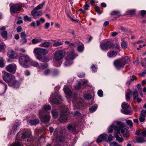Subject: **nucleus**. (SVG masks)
I'll list each match as a JSON object with an SVG mask.
<instances>
[{"instance_id":"nucleus-1","label":"nucleus","mask_w":146,"mask_h":146,"mask_svg":"<svg viewBox=\"0 0 146 146\" xmlns=\"http://www.w3.org/2000/svg\"><path fill=\"white\" fill-rule=\"evenodd\" d=\"M125 125L124 123H121L119 121H116L114 122L110 125L108 129V132L110 133H111L113 130L116 131L114 137L116 138V140L119 142H122L123 139L122 137H119L118 134H120V132L122 134H123L125 132Z\"/></svg>"},{"instance_id":"nucleus-2","label":"nucleus","mask_w":146,"mask_h":146,"mask_svg":"<svg viewBox=\"0 0 146 146\" xmlns=\"http://www.w3.org/2000/svg\"><path fill=\"white\" fill-rule=\"evenodd\" d=\"M63 90L67 98H68L69 97H73V98L72 103L76 108H79L81 107L82 105L83 100H80L76 98L77 96V94L76 93L72 94L70 90L66 86H64L63 88Z\"/></svg>"},{"instance_id":"nucleus-3","label":"nucleus","mask_w":146,"mask_h":146,"mask_svg":"<svg viewBox=\"0 0 146 146\" xmlns=\"http://www.w3.org/2000/svg\"><path fill=\"white\" fill-rule=\"evenodd\" d=\"M33 52L36 55V58L40 61L44 62L47 61L45 59L46 57H44L43 59L42 56L48 53V50L36 48L34 49Z\"/></svg>"},{"instance_id":"nucleus-4","label":"nucleus","mask_w":146,"mask_h":146,"mask_svg":"<svg viewBox=\"0 0 146 146\" xmlns=\"http://www.w3.org/2000/svg\"><path fill=\"white\" fill-rule=\"evenodd\" d=\"M31 59L27 55L21 56L19 58V62L20 65L24 68H27L30 65Z\"/></svg>"},{"instance_id":"nucleus-5","label":"nucleus","mask_w":146,"mask_h":146,"mask_svg":"<svg viewBox=\"0 0 146 146\" xmlns=\"http://www.w3.org/2000/svg\"><path fill=\"white\" fill-rule=\"evenodd\" d=\"M48 66V64L46 63H43L40 64L39 67L38 71L40 72L42 71L43 74L45 76L48 75L52 74L53 75H55L54 72L51 69L45 68Z\"/></svg>"},{"instance_id":"nucleus-6","label":"nucleus","mask_w":146,"mask_h":146,"mask_svg":"<svg viewBox=\"0 0 146 146\" xmlns=\"http://www.w3.org/2000/svg\"><path fill=\"white\" fill-rule=\"evenodd\" d=\"M3 80L7 83L9 84L13 81L15 79V77L14 75L7 72H5L4 73L3 77Z\"/></svg>"},{"instance_id":"nucleus-7","label":"nucleus","mask_w":146,"mask_h":146,"mask_svg":"<svg viewBox=\"0 0 146 146\" xmlns=\"http://www.w3.org/2000/svg\"><path fill=\"white\" fill-rule=\"evenodd\" d=\"M65 52L64 50H58L54 53V59L55 62H57L61 60L65 55Z\"/></svg>"},{"instance_id":"nucleus-8","label":"nucleus","mask_w":146,"mask_h":146,"mask_svg":"<svg viewBox=\"0 0 146 146\" xmlns=\"http://www.w3.org/2000/svg\"><path fill=\"white\" fill-rule=\"evenodd\" d=\"M67 109L66 106H65L61 111V115L59 119V121L61 123L66 122L67 119Z\"/></svg>"},{"instance_id":"nucleus-9","label":"nucleus","mask_w":146,"mask_h":146,"mask_svg":"<svg viewBox=\"0 0 146 146\" xmlns=\"http://www.w3.org/2000/svg\"><path fill=\"white\" fill-rule=\"evenodd\" d=\"M43 111L42 110H40L39 112V117L42 122L47 123L49 121L50 119V116L48 114L43 115Z\"/></svg>"},{"instance_id":"nucleus-10","label":"nucleus","mask_w":146,"mask_h":146,"mask_svg":"<svg viewBox=\"0 0 146 146\" xmlns=\"http://www.w3.org/2000/svg\"><path fill=\"white\" fill-rule=\"evenodd\" d=\"M101 48L103 50H108L114 46L113 44L109 41L102 42L100 44Z\"/></svg>"},{"instance_id":"nucleus-11","label":"nucleus","mask_w":146,"mask_h":146,"mask_svg":"<svg viewBox=\"0 0 146 146\" xmlns=\"http://www.w3.org/2000/svg\"><path fill=\"white\" fill-rule=\"evenodd\" d=\"M132 93L133 96V99L135 101L136 98L138 97L139 93L136 90H134L132 92L131 90H130L129 92L126 93L125 94L126 99L127 101L130 99V95Z\"/></svg>"},{"instance_id":"nucleus-12","label":"nucleus","mask_w":146,"mask_h":146,"mask_svg":"<svg viewBox=\"0 0 146 146\" xmlns=\"http://www.w3.org/2000/svg\"><path fill=\"white\" fill-rule=\"evenodd\" d=\"M10 6L11 11L14 13H17L22 7L19 4L10 3Z\"/></svg>"},{"instance_id":"nucleus-13","label":"nucleus","mask_w":146,"mask_h":146,"mask_svg":"<svg viewBox=\"0 0 146 146\" xmlns=\"http://www.w3.org/2000/svg\"><path fill=\"white\" fill-rule=\"evenodd\" d=\"M5 69L9 72L15 74L17 66L16 65L14 64H9L6 67Z\"/></svg>"},{"instance_id":"nucleus-14","label":"nucleus","mask_w":146,"mask_h":146,"mask_svg":"<svg viewBox=\"0 0 146 146\" xmlns=\"http://www.w3.org/2000/svg\"><path fill=\"white\" fill-rule=\"evenodd\" d=\"M114 64L116 68L118 70L123 68L124 65V64H123L122 61L120 60H115L114 62Z\"/></svg>"},{"instance_id":"nucleus-15","label":"nucleus","mask_w":146,"mask_h":146,"mask_svg":"<svg viewBox=\"0 0 146 146\" xmlns=\"http://www.w3.org/2000/svg\"><path fill=\"white\" fill-rule=\"evenodd\" d=\"M35 9H33L31 12V15L35 19H37L41 16L42 13L41 11H37Z\"/></svg>"},{"instance_id":"nucleus-16","label":"nucleus","mask_w":146,"mask_h":146,"mask_svg":"<svg viewBox=\"0 0 146 146\" xmlns=\"http://www.w3.org/2000/svg\"><path fill=\"white\" fill-rule=\"evenodd\" d=\"M108 135L105 133H103L100 135L97 138L96 141L97 143H100L102 141H106Z\"/></svg>"},{"instance_id":"nucleus-17","label":"nucleus","mask_w":146,"mask_h":146,"mask_svg":"<svg viewBox=\"0 0 146 146\" xmlns=\"http://www.w3.org/2000/svg\"><path fill=\"white\" fill-rule=\"evenodd\" d=\"M56 98V94H53L50 96L49 100L50 102H52L56 104H59L60 103L59 101Z\"/></svg>"},{"instance_id":"nucleus-18","label":"nucleus","mask_w":146,"mask_h":146,"mask_svg":"<svg viewBox=\"0 0 146 146\" xmlns=\"http://www.w3.org/2000/svg\"><path fill=\"white\" fill-rule=\"evenodd\" d=\"M78 55L74 53V51L72 50L69 51L67 53V56L66 58L73 60Z\"/></svg>"},{"instance_id":"nucleus-19","label":"nucleus","mask_w":146,"mask_h":146,"mask_svg":"<svg viewBox=\"0 0 146 146\" xmlns=\"http://www.w3.org/2000/svg\"><path fill=\"white\" fill-rule=\"evenodd\" d=\"M8 55L11 58L16 59L17 58L18 55L14 51L10 50L7 52Z\"/></svg>"},{"instance_id":"nucleus-20","label":"nucleus","mask_w":146,"mask_h":146,"mask_svg":"<svg viewBox=\"0 0 146 146\" xmlns=\"http://www.w3.org/2000/svg\"><path fill=\"white\" fill-rule=\"evenodd\" d=\"M12 81V82L10 83L9 84V86H12L14 88H18L20 85V83L18 81L15 80V79Z\"/></svg>"},{"instance_id":"nucleus-21","label":"nucleus","mask_w":146,"mask_h":146,"mask_svg":"<svg viewBox=\"0 0 146 146\" xmlns=\"http://www.w3.org/2000/svg\"><path fill=\"white\" fill-rule=\"evenodd\" d=\"M117 53L116 51L112 50L109 51L107 53V55L109 58L114 57L117 54Z\"/></svg>"},{"instance_id":"nucleus-22","label":"nucleus","mask_w":146,"mask_h":146,"mask_svg":"<svg viewBox=\"0 0 146 146\" xmlns=\"http://www.w3.org/2000/svg\"><path fill=\"white\" fill-rule=\"evenodd\" d=\"M31 132L29 131H25L22 134V138L25 139L28 138L31 135Z\"/></svg>"},{"instance_id":"nucleus-23","label":"nucleus","mask_w":146,"mask_h":146,"mask_svg":"<svg viewBox=\"0 0 146 146\" xmlns=\"http://www.w3.org/2000/svg\"><path fill=\"white\" fill-rule=\"evenodd\" d=\"M73 60L66 58V60L64 63V65L65 66H68L73 63Z\"/></svg>"},{"instance_id":"nucleus-24","label":"nucleus","mask_w":146,"mask_h":146,"mask_svg":"<svg viewBox=\"0 0 146 146\" xmlns=\"http://www.w3.org/2000/svg\"><path fill=\"white\" fill-rule=\"evenodd\" d=\"M42 40V39L40 38H38L32 39L31 40V42L33 44H35L40 42Z\"/></svg>"},{"instance_id":"nucleus-25","label":"nucleus","mask_w":146,"mask_h":146,"mask_svg":"<svg viewBox=\"0 0 146 146\" xmlns=\"http://www.w3.org/2000/svg\"><path fill=\"white\" fill-rule=\"evenodd\" d=\"M51 113L54 118H56L58 116V112L56 110H52L51 111Z\"/></svg>"},{"instance_id":"nucleus-26","label":"nucleus","mask_w":146,"mask_h":146,"mask_svg":"<svg viewBox=\"0 0 146 146\" xmlns=\"http://www.w3.org/2000/svg\"><path fill=\"white\" fill-rule=\"evenodd\" d=\"M136 141L137 142L142 143L146 142V138L143 137H138L136 138Z\"/></svg>"},{"instance_id":"nucleus-27","label":"nucleus","mask_w":146,"mask_h":146,"mask_svg":"<svg viewBox=\"0 0 146 146\" xmlns=\"http://www.w3.org/2000/svg\"><path fill=\"white\" fill-rule=\"evenodd\" d=\"M28 123H29L31 125H36L38 123L39 120L38 119H35L33 120L29 121Z\"/></svg>"},{"instance_id":"nucleus-28","label":"nucleus","mask_w":146,"mask_h":146,"mask_svg":"<svg viewBox=\"0 0 146 146\" xmlns=\"http://www.w3.org/2000/svg\"><path fill=\"white\" fill-rule=\"evenodd\" d=\"M84 45L82 43H81L78 45L77 47V50L80 52H82L84 50Z\"/></svg>"},{"instance_id":"nucleus-29","label":"nucleus","mask_w":146,"mask_h":146,"mask_svg":"<svg viewBox=\"0 0 146 146\" xmlns=\"http://www.w3.org/2000/svg\"><path fill=\"white\" fill-rule=\"evenodd\" d=\"M121 60L122 61V62H123V64H124V65L126 63H128L129 61V58L127 56L123 57Z\"/></svg>"},{"instance_id":"nucleus-30","label":"nucleus","mask_w":146,"mask_h":146,"mask_svg":"<svg viewBox=\"0 0 146 146\" xmlns=\"http://www.w3.org/2000/svg\"><path fill=\"white\" fill-rule=\"evenodd\" d=\"M68 129L70 131H75V127L74 125L70 124L67 127Z\"/></svg>"},{"instance_id":"nucleus-31","label":"nucleus","mask_w":146,"mask_h":146,"mask_svg":"<svg viewBox=\"0 0 146 146\" xmlns=\"http://www.w3.org/2000/svg\"><path fill=\"white\" fill-rule=\"evenodd\" d=\"M45 3V1H44L41 4H39L38 6L35 7L34 9H35L37 10L41 9L43 7V5H44Z\"/></svg>"},{"instance_id":"nucleus-32","label":"nucleus","mask_w":146,"mask_h":146,"mask_svg":"<svg viewBox=\"0 0 146 146\" xmlns=\"http://www.w3.org/2000/svg\"><path fill=\"white\" fill-rule=\"evenodd\" d=\"M84 97L85 100H89L92 98V96L90 94H86L84 95Z\"/></svg>"},{"instance_id":"nucleus-33","label":"nucleus","mask_w":146,"mask_h":146,"mask_svg":"<svg viewBox=\"0 0 146 146\" xmlns=\"http://www.w3.org/2000/svg\"><path fill=\"white\" fill-rule=\"evenodd\" d=\"M121 107L123 109H127L129 106L127 103L124 102L122 104Z\"/></svg>"},{"instance_id":"nucleus-34","label":"nucleus","mask_w":146,"mask_h":146,"mask_svg":"<svg viewBox=\"0 0 146 146\" xmlns=\"http://www.w3.org/2000/svg\"><path fill=\"white\" fill-rule=\"evenodd\" d=\"M111 15H116L119 17L120 15V13L119 11H113L111 13Z\"/></svg>"},{"instance_id":"nucleus-35","label":"nucleus","mask_w":146,"mask_h":146,"mask_svg":"<svg viewBox=\"0 0 146 146\" xmlns=\"http://www.w3.org/2000/svg\"><path fill=\"white\" fill-rule=\"evenodd\" d=\"M97 108L98 106L97 105H95L94 106L90 108V111L91 113H93L96 111Z\"/></svg>"},{"instance_id":"nucleus-36","label":"nucleus","mask_w":146,"mask_h":146,"mask_svg":"<svg viewBox=\"0 0 146 146\" xmlns=\"http://www.w3.org/2000/svg\"><path fill=\"white\" fill-rule=\"evenodd\" d=\"M30 64L36 67H38L39 65L38 62L35 61H32L31 60Z\"/></svg>"},{"instance_id":"nucleus-37","label":"nucleus","mask_w":146,"mask_h":146,"mask_svg":"<svg viewBox=\"0 0 146 146\" xmlns=\"http://www.w3.org/2000/svg\"><path fill=\"white\" fill-rule=\"evenodd\" d=\"M40 45L43 47H47L50 46V43L49 42H45L42 43Z\"/></svg>"},{"instance_id":"nucleus-38","label":"nucleus","mask_w":146,"mask_h":146,"mask_svg":"<svg viewBox=\"0 0 146 146\" xmlns=\"http://www.w3.org/2000/svg\"><path fill=\"white\" fill-rule=\"evenodd\" d=\"M51 107L50 105H44L42 107V109L44 111H47L51 109Z\"/></svg>"},{"instance_id":"nucleus-39","label":"nucleus","mask_w":146,"mask_h":146,"mask_svg":"<svg viewBox=\"0 0 146 146\" xmlns=\"http://www.w3.org/2000/svg\"><path fill=\"white\" fill-rule=\"evenodd\" d=\"M114 137H113L111 134H110L108 136V139L107 138L106 141L108 142H110L114 140Z\"/></svg>"},{"instance_id":"nucleus-40","label":"nucleus","mask_w":146,"mask_h":146,"mask_svg":"<svg viewBox=\"0 0 146 146\" xmlns=\"http://www.w3.org/2000/svg\"><path fill=\"white\" fill-rule=\"evenodd\" d=\"M19 125V123H16L14 125L13 127V134H15V132L17 129Z\"/></svg>"},{"instance_id":"nucleus-41","label":"nucleus","mask_w":146,"mask_h":146,"mask_svg":"<svg viewBox=\"0 0 146 146\" xmlns=\"http://www.w3.org/2000/svg\"><path fill=\"white\" fill-rule=\"evenodd\" d=\"M27 41V38H21L20 41V43L22 45L25 44Z\"/></svg>"},{"instance_id":"nucleus-42","label":"nucleus","mask_w":146,"mask_h":146,"mask_svg":"<svg viewBox=\"0 0 146 146\" xmlns=\"http://www.w3.org/2000/svg\"><path fill=\"white\" fill-rule=\"evenodd\" d=\"M65 44L69 45V46L72 48H74L75 47V46L74 44L72 43H70L68 41H65Z\"/></svg>"},{"instance_id":"nucleus-43","label":"nucleus","mask_w":146,"mask_h":146,"mask_svg":"<svg viewBox=\"0 0 146 146\" xmlns=\"http://www.w3.org/2000/svg\"><path fill=\"white\" fill-rule=\"evenodd\" d=\"M5 63L3 58H0V67L2 68L4 66Z\"/></svg>"},{"instance_id":"nucleus-44","label":"nucleus","mask_w":146,"mask_h":146,"mask_svg":"<svg viewBox=\"0 0 146 146\" xmlns=\"http://www.w3.org/2000/svg\"><path fill=\"white\" fill-rule=\"evenodd\" d=\"M140 116L145 117H146V110H143L141 112Z\"/></svg>"},{"instance_id":"nucleus-45","label":"nucleus","mask_w":146,"mask_h":146,"mask_svg":"<svg viewBox=\"0 0 146 146\" xmlns=\"http://www.w3.org/2000/svg\"><path fill=\"white\" fill-rule=\"evenodd\" d=\"M63 43L62 42H57L54 43L53 44V46L54 47H57L61 45Z\"/></svg>"},{"instance_id":"nucleus-46","label":"nucleus","mask_w":146,"mask_h":146,"mask_svg":"<svg viewBox=\"0 0 146 146\" xmlns=\"http://www.w3.org/2000/svg\"><path fill=\"white\" fill-rule=\"evenodd\" d=\"M1 35L3 38H6L7 35V32L5 31H3L1 33Z\"/></svg>"},{"instance_id":"nucleus-47","label":"nucleus","mask_w":146,"mask_h":146,"mask_svg":"<svg viewBox=\"0 0 146 146\" xmlns=\"http://www.w3.org/2000/svg\"><path fill=\"white\" fill-rule=\"evenodd\" d=\"M141 135L146 138V129L142 131L141 133Z\"/></svg>"},{"instance_id":"nucleus-48","label":"nucleus","mask_w":146,"mask_h":146,"mask_svg":"<svg viewBox=\"0 0 146 146\" xmlns=\"http://www.w3.org/2000/svg\"><path fill=\"white\" fill-rule=\"evenodd\" d=\"M5 45L4 43L0 44V52H2L5 48Z\"/></svg>"},{"instance_id":"nucleus-49","label":"nucleus","mask_w":146,"mask_h":146,"mask_svg":"<svg viewBox=\"0 0 146 146\" xmlns=\"http://www.w3.org/2000/svg\"><path fill=\"white\" fill-rule=\"evenodd\" d=\"M24 20L25 21H28L30 22L31 21V18L28 17L27 15H26L24 16Z\"/></svg>"},{"instance_id":"nucleus-50","label":"nucleus","mask_w":146,"mask_h":146,"mask_svg":"<svg viewBox=\"0 0 146 146\" xmlns=\"http://www.w3.org/2000/svg\"><path fill=\"white\" fill-rule=\"evenodd\" d=\"M121 47L123 48H126L127 47L126 43L125 41H123L121 43Z\"/></svg>"},{"instance_id":"nucleus-51","label":"nucleus","mask_w":146,"mask_h":146,"mask_svg":"<svg viewBox=\"0 0 146 146\" xmlns=\"http://www.w3.org/2000/svg\"><path fill=\"white\" fill-rule=\"evenodd\" d=\"M71 113L74 115V116H79L80 115L79 112L78 111H76L74 112L72 111L71 112Z\"/></svg>"},{"instance_id":"nucleus-52","label":"nucleus","mask_w":146,"mask_h":146,"mask_svg":"<svg viewBox=\"0 0 146 146\" xmlns=\"http://www.w3.org/2000/svg\"><path fill=\"white\" fill-rule=\"evenodd\" d=\"M126 123L130 127H131L133 126V123L132 121L130 120H128L126 121Z\"/></svg>"},{"instance_id":"nucleus-53","label":"nucleus","mask_w":146,"mask_h":146,"mask_svg":"<svg viewBox=\"0 0 146 146\" xmlns=\"http://www.w3.org/2000/svg\"><path fill=\"white\" fill-rule=\"evenodd\" d=\"M123 110H121L122 112L125 114H128L130 113V111L127 109H124Z\"/></svg>"},{"instance_id":"nucleus-54","label":"nucleus","mask_w":146,"mask_h":146,"mask_svg":"<svg viewBox=\"0 0 146 146\" xmlns=\"http://www.w3.org/2000/svg\"><path fill=\"white\" fill-rule=\"evenodd\" d=\"M81 83L80 82H79L78 84L74 86V88L77 90L79 89L81 87Z\"/></svg>"},{"instance_id":"nucleus-55","label":"nucleus","mask_w":146,"mask_h":146,"mask_svg":"<svg viewBox=\"0 0 146 146\" xmlns=\"http://www.w3.org/2000/svg\"><path fill=\"white\" fill-rule=\"evenodd\" d=\"M98 94L100 97H102L103 96V92L102 90H99L98 92Z\"/></svg>"},{"instance_id":"nucleus-56","label":"nucleus","mask_w":146,"mask_h":146,"mask_svg":"<svg viewBox=\"0 0 146 146\" xmlns=\"http://www.w3.org/2000/svg\"><path fill=\"white\" fill-rule=\"evenodd\" d=\"M146 74V70H145L144 71L141 73H139L138 74V75L139 76L143 77Z\"/></svg>"},{"instance_id":"nucleus-57","label":"nucleus","mask_w":146,"mask_h":146,"mask_svg":"<svg viewBox=\"0 0 146 146\" xmlns=\"http://www.w3.org/2000/svg\"><path fill=\"white\" fill-rule=\"evenodd\" d=\"M26 35L24 32H22L21 34V38H26Z\"/></svg>"},{"instance_id":"nucleus-58","label":"nucleus","mask_w":146,"mask_h":146,"mask_svg":"<svg viewBox=\"0 0 146 146\" xmlns=\"http://www.w3.org/2000/svg\"><path fill=\"white\" fill-rule=\"evenodd\" d=\"M145 117H142L140 116L139 118V121L141 122H143L144 121Z\"/></svg>"},{"instance_id":"nucleus-59","label":"nucleus","mask_w":146,"mask_h":146,"mask_svg":"<svg viewBox=\"0 0 146 146\" xmlns=\"http://www.w3.org/2000/svg\"><path fill=\"white\" fill-rule=\"evenodd\" d=\"M95 11L100 14L102 13V11L100 10V9L98 7H96L95 8Z\"/></svg>"},{"instance_id":"nucleus-60","label":"nucleus","mask_w":146,"mask_h":146,"mask_svg":"<svg viewBox=\"0 0 146 146\" xmlns=\"http://www.w3.org/2000/svg\"><path fill=\"white\" fill-rule=\"evenodd\" d=\"M117 142L114 141L110 142L109 144L110 146H115Z\"/></svg>"},{"instance_id":"nucleus-61","label":"nucleus","mask_w":146,"mask_h":146,"mask_svg":"<svg viewBox=\"0 0 146 146\" xmlns=\"http://www.w3.org/2000/svg\"><path fill=\"white\" fill-rule=\"evenodd\" d=\"M85 76V74L84 73H80L78 74V76L80 78H83Z\"/></svg>"},{"instance_id":"nucleus-62","label":"nucleus","mask_w":146,"mask_h":146,"mask_svg":"<svg viewBox=\"0 0 146 146\" xmlns=\"http://www.w3.org/2000/svg\"><path fill=\"white\" fill-rule=\"evenodd\" d=\"M128 13L130 15H133L134 14L135 12V10H130L128 11Z\"/></svg>"},{"instance_id":"nucleus-63","label":"nucleus","mask_w":146,"mask_h":146,"mask_svg":"<svg viewBox=\"0 0 146 146\" xmlns=\"http://www.w3.org/2000/svg\"><path fill=\"white\" fill-rule=\"evenodd\" d=\"M50 24L49 23H46L44 25L45 28V29H48L50 26Z\"/></svg>"},{"instance_id":"nucleus-64","label":"nucleus","mask_w":146,"mask_h":146,"mask_svg":"<svg viewBox=\"0 0 146 146\" xmlns=\"http://www.w3.org/2000/svg\"><path fill=\"white\" fill-rule=\"evenodd\" d=\"M146 14V11L143 10L141 11V15L142 16H144Z\"/></svg>"}]
</instances>
